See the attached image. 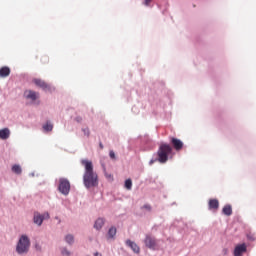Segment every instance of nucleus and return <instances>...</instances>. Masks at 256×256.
I'll list each match as a JSON object with an SVG mask.
<instances>
[{
    "label": "nucleus",
    "mask_w": 256,
    "mask_h": 256,
    "mask_svg": "<svg viewBox=\"0 0 256 256\" xmlns=\"http://www.w3.org/2000/svg\"><path fill=\"white\" fill-rule=\"evenodd\" d=\"M82 165L84 166L85 172L83 175V183L86 189H91V187H97L99 185V176L95 171H93V162L89 160H82Z\"/></svg>",
    "instance_id": "1"
},
{
    "label": "nucleus",
    "mask_w": 256,
    "mask_h": 256,
    "mask_svg": "<svg viewBox=\"0 0 256 256\" xmlns=\"http://www.w3.org/2000/svg\"><path fill=\"white\" fill-rule=\"evenodd\" d=\"M173 153V147L169 144L162 143L157 151L159 163H167L169 161V155Z\"/></svg>",
    "instance_id": "2"
},
{
    "label": "nucleus",
    "mask_w": 256,
    "mask_h": 256,
    "mask_svg": "<svg viewBox=\"0 0 256 256\" xmlns=\"http://www.w3.org/2000/svg\"><path fill=\"white\" fill-rule=\"evenodd\" d=\"M29 247H31V241H29V237H27L26 235H22L16 246L17 253L19 255L29 253Z\"/></svg>",
    "instance_id": "3"
},
{
    "label": "nucleus",
    "mask_w": 256,
    "mask_h": 256,
    "mask_svg": "<svg viewBox=\"0 0 256 256\" xmlns=\"http://www.w3.org/2000/svg\"><path fill=\"white\" fill-rule=\"evenodd\" d=\"M58 189L62 195H69V191H71V183L65 178H60Z\"/></svg>",
    "instance_id": "4"
},
{
    "label": "nucleus",
    "mask_w": 256,
    "mask_h": 256,
    "mask_svg": "<svg viewBox=\"0 0 256 256\" xmlns=\"http://www.w3.org/2000/svg\"><path fill=\"white\" fill-rule=\"evenodd\" d=\"M144 245L148 249H152L153 251H155L157 249V239H155V237H153L152 235L147 234L144 239Z\"/></svg>",
    "instance_id": "5"
},
{
    "label": "nucleus",
    "mask_w": 256,
    "mask_h": 256,
    "mask_svg": "<svg viewBox=\"0 0 256 256\" xmlns=\"http://www.w3.org/2000/svg\"><path fill=\"white\" fill-rule=\"evenodd\" d=\"M49 212H46L44 214H40L39 212H34V218L33 221L35 223V225H38L39 227H41V225H43V221H45V219H49Z\"/></svg>",
    "instance_id": "6"
},
{
    "label": "nucleus",
    "mask_w": 256,
    "mask_h": 256,
    "mask_svg": "<svg viewBox=\"0 0 256 256\" xmlns=\"http://www.w3.org/2000/svg\"><path fill=\"white\" fill-rule=\"evenodd\" d=\"M170 143L176 151H181V149H183V141H181L180 139L171 137Z\"/></svg>",
    "instance_id": "7"
},
{
    "label": "nucleus",
    "mask_w": 256,
    "mask_h": 256,
    "mask_svg": "<svg viewBox=\"0 0 256 256\" xmlns=\"http://www.w3.org/2000/svg\"><path fill=\"white\" fill-rule=\"evenodd\" d=\"M247 252V245L245 243L239 244L234 249V256H241L243 253Z\"/></svg>",
    "instance_id": "8"
},
{
    "label": "nucleus",
    "mask_w": 256,
    "mask_h": 256,
    "mask_svg": "<svg viewBox=\"0 0 256 256\" xmlns=\"http://www.w3.org/2000/svg\"><path fill=\"white\" fill-rule=\"evenodd\" d=\"M24 97H26L27 99H30V101H37V98L39 97V93L33 90H26L24 92Z\"/></svg>",
    "instance_id": "9"
},
{
    "label": "nucleus",
    "mask_w": 256,
    "mask_h": 256,
    "mask_svg": "<svg viewBox=\"0 0 256 256\" xmlns=\"http://www.w3.org/2000/svg\"><path fill=\"white\" fill-rule=\"evenodd\" d=\"M208 209L210 211H217L219 209V200H217V199H210L208 201Z\"/></svg>",
    "instance_id": "10"
},
{
    "label": "nucleus",
    "mask_w": 256,
    "mask_h": 256,
    "mask_svg": "<svg viewBox=\"0 0 256 256\" xmlns=\"http://www.w3.org/2000/svg\"><path fill=\"white\" fill-rule=\"evenodd\" d=\"M126 245L128 247H130V249H132V251L134 253H140L141 252V248H139V245H137V243H135L131 240H126Z\"/></svg>",
    "instance_id": "11"
},
{
    "label": "nucleus",
    "mask_w": 256,
    "mask_h": 256,
    "mask_svg": "<svg viewBox=\"0 0 256 256\" xmlns=\"http://www.w3.org/2000/svg\"><path fill=\"white\" fill-rule=\"evenodd\" d=\"M33 83H35V85H37V87H40L41 89H44V90L51 89V87H49V84H47L45 81L41 79H34Z\"/></svg>",
    "instance_id": "12"
},
{
    "label": "nucleus",
    "mask_w": 256,
    "mask_h": 256,
    "mask_svg": "<svg viewBox=\"0 0 256 256\" xmlns=\"http://www.w3.org/2000/svg\"><path fill=\"white\" fill-rule=\"evenodd\" d=\"M11 135V131L9 130V128H3L0 130V139L6 140L9 139Z\"/></svg>",
    "instance_id": "13"
},
{
    "label": "nucleus",
    "mask_w": 256,
    "mask_h": 256,
    "mask_svg": "<svg viewBox=\"0 0 256 256\" xmlns=\"http://www.w3.org/2000/svg\"><path fill=\"white\" fill-rule=\"evenodd\" d=\"M222 213H223V215H226L227 217H231V215H233V208L229 204L225 205L222 209Z\"/></svg>",
    "instance_id": "14"
},
{
    "label": "nucleus",
    "mask_w": 256,
    "mask_h": 256,
    "mask_svg": "<svg viewBox=\"0 0 256 256\" xmlns=\"http://www.w3.org/2000/svg\"><path fill=\"white\" fill-rule=\"evenodd\" d=\"M11 75V69L7 66H4L0 69V77H9Z\"/></svg>",
    "instance_id": "15"
},
{
    "label": "nucleus",
    "mask_w": 256,
    "mask_h": 256,
    "mask_svg": "<svg viewBox=\"0 0 256 256\" xmlns=\"http://www.w3.org/2000/svg\"><path fill=\"white\" fill-rule=\"evenodd\" d=\"M103 225H105V220L103 218H98L94 223V229L99 231L100 229H103Z\"/></svg>",
    "instance_id": "16"
},
{
    "label": "nucleus",
    "mask_w": 256,
    "mask_h": 256,
    "mask_svg": "<svg viewBox=\"0 0 256 256\" xmlns=\"http://www.w3.org/2000/svg\"><path fill=\"white\" fill-rule=\"evenodd\" d=\"M22 171L23 170L21 169L20 165L15 164L12 166V172L15 173L16 175H21Z\"/></svg>",
    "instance_id": "17"
},
{
    "label": "nucleus",
    "mask_w": 256,
    "mask_h": 256,
    "mask_svg": "<svg viewBox=\"0 0 256 256\" xmlns=\"http://www.w3.org/2000/svg\"><path fill=\"white\" fill-rule=\"evenodd\" d=\"M115 235H117V228L111 227L108 231V236L110 239H113V237H115Z\"/></svg>",
    "instance_id": "18"
},
{
    "label": "nucleus",
    "mask_w": 256,
    "mask_h": 256,
    "mask_svg": "<svg viewBox=\"0 0 256 256\" xmlns=\"http://www.w3.org/2000/svg\"><path fill=\"white\" fill-rule=\"evenodd\" d=\"M133 187V181H131V179H127L125 181V188L128 189V191H131Z\"/></svg>",
    "instance_id": "19"
},
{
    "label": "nucleus",
    "mask_w": 256,
    "mask_h": 256,
    "mask_svg": "<svg viewBox=\"0 0 256 256\" xmlns=\"http://www.w3.org/2000/svg\"><path fill=\"white\" fill-rule=\"evenodd\" d=\"M44 131H53V124L47 122L44 126H43Z\"/></svg>",
    "instance_id": "20"
},
{
    "label": "nucleus",
    "mask_w": 256,
    "mask_h": 256,
    "mask_svg": "<svg viewBox=\"0 0 256 256\" xmlns=\"http://www.w3.org/2000/svg\"><path fill=\"white\" fill-rule=\"evenodd\" d=\"M66 242H68L69 245L73 244L74 238L73 235H67L65 237Z\"/></svg>",
    "instance_id": "21"
},
{
    "label": "nucleus",
    "mask_w": 256,
    "mask_h": 256,
    "mask_svg": "<svg viewBox=\"0 0 256 256\" xmlns=\"http://www.w3.org/2000/svg\"><path fill=\"white\" fill-rule=\"evenodd\" d=\"M82 131H83V133L86 137H89L91 135V132L89 131V128H83Z\"/></svg>",
    "instance_id": "22"
},
{
    "label": "nucleus",
    "mask_w": 256,
    "mask_h": 256,
    "mask_svg": "<svg viewBox=\"0 0 256 256\" xmlns=\"http://www.w3.org/2000/svg\"><path fill=\"white\" fill-rule=\"evenodd\" d=\"M62 255L69 256V255H71V252H69L67 249L64 248L62 250Z\"/></svg>",
    "instance_id": "23"
},
{
    "label": "nucleus",
    "mask_w": 256,
    "mask_h": 256,
    "mask_svg": "<svg viewBox=\"0 0 256 256\" xmlns=\"http://www.w3.org/2000/svg\"><path fill=\"white\" fill-rule=\"evenodd\" d=\"M142 209H146V211H151V205L145 204L144 206H142Z\"/></svg>",
    "instance_id": "24"
},
{
    "label": "nucleus",
    "mask_w": 256,
    "mask_h": 256,
    "mask_svg": "<svg viewBox=\"0 0 256 256\" xmlns=\"http://www.w3.org/2000/svg\"><path fill=\"white\" fill-rule=\"evenodd\" d=\"M109 155H110V158L115 159V152L113 150L109 152Z\"/></svg>",
    "instance_id": "25"
},
{
    "label": "nucleus",
    "mask_w": 256,
    "mask_h": 256,
    "mask_svg": "<svg viewBox=\"0 0 256 256\" xmlns=\"http://www.w3.org/2000/svg\"><path fill=\"white\" fill-rule=\"evenodd\" d=\"M75 121H77V123H81V121H83V118L81 116H78L75 118Z\"/></svg>",
    "instance_id": "26"
},
{
    "label": "nucleus",
    "mask_w": 256,
    "mask_h": 256,
    "mask_svg": "<svg viewBox=\"0 0 256 256\" xmlns=\"http://www.w3.org/2000/svg\"><path fill=\"white\" fill-rule=\"evenodd\" d=\"M153 0H144V5L149 6Z\"/></svg>",
    "instance_id": "27"
},
{
    "label": "nucleus",
    "mask_w": 256,
    "mask_h": 256,
    "mask_svg": "<svg viewBox=\"0 0 256 256\" xmlns=\"http://www.w3.org/2000/svg\"><path fill=\"white\" fill-rule=\"evenodd\" d=\"M155 161H157V160H150L149 165H153V163H155Z\"/></svg>",
    "instance_id": "28"
},
{
    "label": "nucleus",
    "mask_w": 256,
    "mask_h": 256,
    "mask_svg": "<svg viewBox=\"0 0 256 256\" xmlns=\"http://www.w3.org/2000/svg\"><path fill=\"white\" fill-rule=\"evenodd\" d=\"M99 147H100V149H103V143H99Z\"/></svg>",
    "instance_id": "29"
},
{
    "label": "nucleus",
    "mask_w": 256,
    "mask_h": 256,
    "mask_svg": "<svg viewBox=\"0 0 256 256\" xmlns=\"http://www.w3.org/2000/svg\"><path fill=\"white\" fill-rule=\"evenodd\" d=\"M94 256H99V252L94 253Z\"/></svg>",
    "instance_id": "30"
}]
</instances>
